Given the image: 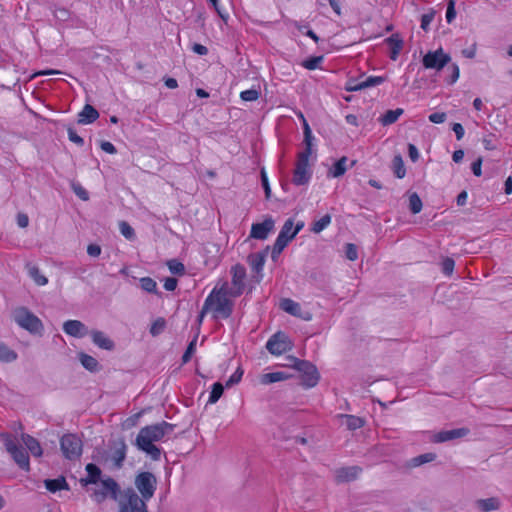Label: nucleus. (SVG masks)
I'll list each match as a JSON object with an SVG mask.
<instances>
[{
  "label": "nucleus",
  "mask_w": 512,
  "mask_h": 512,
  "mask_svg": "<svg viewBox=\"0 0 512 512\" xmlns=\"http://www.w3.org/2000/svg\"><path fill=\"white\" fill-rule=\"evenodd\" d=\"M234 298L230 294L228 283L223 282L210 291L203 304L213 320H226L233 313Z\"/></svg>",
  "instance_id": "f257e3e1"
},
{
  "label": "nucleus",
  "mask_w": 512,
  "mask_h": 512,
  "mask_svg": "<svg viewBox=\"0 0 512 512\" xmlns=\"http://www.w3.org/2000/svg\"><path fill=\"white\" fill-rule=\"evenodd\" d=\"M172 430L173 425L166 421L147 425L140 429L136 437V445L140 450L150 455L153 460H159L161 450L154 443L161 441Z\"/></svg>",
  "instance_id": "f03ea898"
},
{
  "label": "nucleus",
  "mask_w": 512,
  "mask_h": 512,
  "mask_svg": "<svg viewBox=\"0 0 512 512\" xmlns=\"http://www.w3.org/2000/svg\"><path fill=\"white\" fill-rule=\"evenodd\" d=\"M312 132L309 124L305 123L304 127V144L305 149L298 153L295 168L293 171L292 182L296 186L307 184L311 179V169L309 164L312 155Z\"/></svg>",
  "instance_id": "7ed1b4c3"
},
{
  "label": "nucleus",
  "mask_w": 512,
  "mask_h": 512,
  "mask_svg": "<svg viewBox=\"0 0 512 512\" xmlns=\"http://www.w3.org/2000/svg\"><path fill=\"white\" fill-rule=\"evenodd\" d=\"M304 227L303 222L294 225V220L289 218L282 226L272 249V258L275 259Z\"/></svg>",
  "instance_id": "20e7f679"
},
{
  "label": "nucleus",
  "mask_w": 512,
  "mask_h": 512,
  "mask_svg": "<svg viewBox=\"0 0 512 512\" xmlns=\"http://www.w3.org/2000/svg\"><path fill=\"white\" fill-rule=\"evenodd\" d=\"M289 362L290 363L285 366L293 367L301 373L302 386L305 388H313L318 384L320 374L314 364L306 360H300L296 357H289Z\"/></svg>",
  "instance_id": "39448f33"
},
{
  "label": "nucleus",
  "mask_w": 512,
  "mask_h": 512,
  "mask_svg": "<svg viewBox=\"0 0 512 512\" xmlns=\"http://www.w3.org/2000/svg\"><path fill=\"white\" fill-rule=\"evenodd\" d=\"M13 320L21 328L31 334L42 335L44 327L42 321L26 307H17L12 312Z\"/></svg>",
  "instance_id": "423d86ee"
},
{
  "label": "nucleus",
  "mask_w": 512,
  "mask_h": 512,
  "mask_svg": "<svg viewBox=\"0 0 512 512\" xmlns=\"http://www.w3.org/2000/svg\"><path fill=\"white\" fill-rule=\"evenodd\" d=\"M1 439L4 442L7 452L11 455V457L17 463L19 468L25 471H29L30 461L28 452L17 443L15 437H13L9 433H2Z\"/></svg>",
  "instance_id": "0eeeda50"
},
{
  "label": "nucleus",
  "mask_w": 512,
  "mask_h": 512,
  "mask_svg": "<svg viewBox=\"0 0 512 512\" xmlns=\"http://www.w3.org/2000/svg\"><path fill=\"white\" fill-rule=\"evenodd\" d=\"M60 447L65 458L76 460L82 455L83 444L76 434H65L60 439Z\"/></svg>",
  "instance_id": "6e6552de"
},
{
  "label": "nucleus",
  "mask_w": 512,
  "mask_h": 512,
  "mask_svg": "<svg viewBox=\"0 0 512 512\" xmlns=\"http://www.w3.org/2000/svg\"><path fill=\"white\" fill-rule=\"evenodd\" d=\"M293 348V342L282 331H278L273 334L266 343V349L276 356H280L286 352L291 351Z\"/></svg>",
  "instance_id": "1a4fd4ad"
},
{
  "label": "nucleus",
  "mask_w": 512,
  "mask_h": 512,
  "mask_svg": "<svg viewBox=\"0 0 512 512\" xmlns=\"http://www.w3.org/2000/svg\"><path fill=\"white\" fill-rule=\"evenodd\" d=\"M135 486L140 492L144 503L153 497L156 490V478L150 472H141L136 476Z\"/></svg>",
  "instance_id": "9d476101"
},
{
  "label": "nucleus",
  "mask_w": 512,
  "mask_h": 512,
  "mask_svg": "<svg viewBox=\"0 0 512 512\" xmlns=\"http://www.w3.org/2000/svg\"><path fill=\"white\" fill-rule=\"evenodd\" d=\"M230 273L232 276L230 294L232 297H239L245 290L246 269L242 264L237 263L231 267Z\"/></svg>",
  "instance_id": "9b49d317"
},
{
  "label": "nucleus",
  "mask_w": 512,
  "mask_h": 512,
  "mask_svg": "<svg viewBox=\"0 0 512 512\" xmlns=\"http://www.w3.org/2000/svg\"><path fill=\"white\" fill-rule=\"evenodd\" d=\"M120 512H148V510L140 497L133 490H129L121 502Z\"/></svg>",
  "instance_id": "f8f14e48"
},
{
  "label": "nucleus",
  "mask_w": 512,
  "mask_h": 512,
  "mask_svg": "<svg viewBox=\"0 0 512 512\" xmlns=\"http://www.w3.org/2000/svg\"><path fill=\"white\" fill-rule=\"evenodd\" d=\"M450 61V56L445 54L442 49L428 52L423 57V65L427 69L441 70Z\"/></svg>",
  "instance_id": "ddd939ff"
},
{
  "label": "nucleus",
  "mask_w": 512,
  "mask_h": 512,
  "mask_svg": "<svg viewBox=\"0 0 512 512\" xmlns=\"http://www.w3.org/2000/svg\"><path fill=\"white\" fill-rule=\"evenodd\" d=\"M275 227V221L272 217L265 218L262 222L253 223L250 230V238L257 240H265Z\"/></svg>",
  "instance_id": "4468645a"
},
{
  "label": "nucleus",
  "mask_w": 512,
  "mask_h": 512,
  "mask_svg": "<svg viewBox=\"0 0 512 512\" xmlns=\"http://www.w3.org/2000/svg\"><path fill=\"white\" fill-rule=\"evenodd\" d=\"M247 262L252 270L257 276V281H261L263 278V268L265 265V254L262 252L251 253L247 257Z\"/></svg>",
  "instance_id": "2eb2a0df"
},
{
  "label": "nucleus",
  "mask_w": 512,
  "mask_h": 512,
  "mask_svg": "<svg viewBox=\"0 0 512 512\" xmlns=\"http://www.w3.org/2000/svg\"><path fill=\"white\" fill-rule=\"evenodd\" d=\"M63 331L70 336L82 338L87 334L86 326L79 320H67L63 324Z\"/></svg>",
  "instance_id": "dca6fc26"
},
{
  "label": "nucleus",
  "mask_w": 512,
  "mask_h": 512,
  "mask_svg": "<svg viewBox=\"0 0 512 512\" xmlns=\"http://www.w3.org/2000/svg\"><path fill=\"white\" fill-rule=\"evenodd\" d=\"M468 433V428H458L453 430L441 431L434 435L433 441L437 443H442L453 439L465 437L466 435H468Z\"/></svg>",
  "instance_id": "f3484780"
},
{
  "label": "nucleus",
  "mask_w": 512,
  "mask_h": 512,
  "mask_svg": "<svg viewBox=\"0 0 512 512\" xmlns=\"http://www.w3.org/2000/svg\"><path fill=\"white\" fill-rule=\"evenodd\" d=\"M474 505L480 512H491L496 511L501 507V501L498 497H490L477 499Z\"/></svg>",
  "instance_id": "a211bd4d"
},
{
  "label": "nucleus",
  "mask_w": 512,
  "mask_h": 512,
  "mask_svg": "<svg viewBox=\"0 0 512 512\" xmlns=\"http://www.w3.org/2000/svg\"><path fill=\"white\" fill-rule=\"evenodd\" d=\"M99 118V112L90 104H86L79 113L80 124H91Z\"/></svg>",
  "instance_id": "6ab92c4d"
},
{
  "label": "nucleus",
  "mask_w": 512,
  "mask_h": 512,
  "mask_svg": "<svg viewBox=\"0 0 512 512\" xmlns=\"http://www.w3.org/2000/svg\"><path fill=\"white\" fill-rule=\"evenodd\" d=\"M21 439L26 448L34 457H41L43 454L42 447L39 441L29 434H22Z\"/></svg>",
  "instance_id": "aec40b11"
},
{
  "label": "nucleus",
  "mask_w": 512,
  "mask_h": 512,
  "mask_svg": "<svg viewBox=\"0 0 512 512\" xmlns=\"http://www.w3.org/2000/svg\"><path fill=\"white\" fill-rule=\"evenodd\" d=\"M91 337L94 344L101 349L112 350L114 348V342L101 331L93 330Z\"/></svg>",
  "instance_id": "412c9836"
},
{
  "label": "nucleus",
  "mask_w": 512,
  "mask_h": 512,
  "mask_svg": "<svg viewBox=\"0 0 512 512\" xmlns=\"http://www.w3.org/2000/svg\"><path fill=\"white\" fill-rule=\"evenodd\" d=\"M384 82V78L380 76H369L365 80L360 78L354 79V91L363 90L369 87L377 86Z\"/></svg>",
  "instance_id": "4be33fe9"
},
{
  "label": "nucleus",
  "mask_w": 512,
  "mask_h": 512,
  "mask_svg": "<svg viewBox=\"0 0 512 512\" xmlns=\"http://www.w3.org/2000/svg\"><path fill=\"white\" fill-rule=\"evenodd\" d=\"M386 42L390 46V58L396 60L403 48V40L400 38L399 34H393L386 39Z\"/></svg>",
  "instance_id": "5701e85b"
},
{
  "label": "nucleus",
  "mask_w": 512,
  "mask_h": 512,
  "mask_svg": "<svg viewBox=\"0 0 512 512\" xmlns=\"http://www.w3.org/2000/svg\"><path fill=\"white\" fill-rule=\"evenodd\" d=\"M45 487L48 491L55 493L59 490H68L69 486L64 477H58L56 479L45 480Z\"/></svg>",
  "instance_id": "b1692460"
},
{
  "label": "nucleus",
  "mask_w": 512,
  "mask_h": 512,
  "mask_svg": "<svg viewBox=\"0 0 512 512\" xmlns=\"http://www.w3.org/2000/svg\"><path fill=\"white\" fill-rule=\"evenodd\" d=\"M87 477L82 480L85 484H96L100 480L101 470L100 468L93 464L89 463L86 465Z\"/></svg>",
  "instance_id": "393cba45"
},
{
  "label": "nucleus",
  "mask_w": 512,
  "mask_h": 512,
  "mask_svg": "<svg viewBox=\"0 0 512 512\" xmlns=\"http://www.w3.org/2000/svg\"><path fill=\"white\" fill-rule=\"evenodd\" d=\"M290 375L282 372V371H276V372H270L262 375L261 377V383L262 384H271L276 383L280 381H284L289 379Z\"/></svg>",
  "instance_id": "a878e982"
},
{
  "label": "nucleus",
  "mask_w": 512,
  "mask_h": 512,
  "mask_svg": "<svg viewBox=\"0 0 512 512\" xmlns=\"http://www.w3.org/2000/svg\"><path fill=\"white\" fill-rule=\"evenodd\" d=\"M402 108H397L395 110H388L385 112V114L380 118V122L383 125H391L395 123L398 118L403 114Z\"/></svg>",
  "instance_id": "bb28decb"
},
{
  "label": "nucleus",
  "mask_w": 512,
  "mask_h": 512,
  "mask_svg": "<svg viewBox=\"0 0 512 512\" xmlns=\"http://www.w3.org/2000/svg\"><path fill=\"white\" fill-rule=\"evenodd\" d=\"M346 172V157L340 158L336 161L333 166L329 169L328 176L337 178L342 176Z\"/></svg>",
  "instance_id": "cd10ccee"
},
{
  "label": "nucleus",
  "mask_w": 512,
  "mask_h": 512,
  "mask_svg": "<svg viewBox=\"0 0 512 512\" xmlns=\"http://www.w3.org/2000/svg\"><path fill=\"white\" fill-rule=\"evenodd\" d=\"M280 307L285 312H287L291 315H294V316L298 315L300 312V305L297 302H295L289 298L283 299L280 303Z\"/></svg>",
  "instance_id": "c85d7f7f"
},
{
  "label": "nucleus",
  "mask_w": 512,
  "mask_h": 512,
  "mask_svg": "<svg viewBox=\"0 0 512 512\" xmlns=\"http://www.w3.org/2000/svg\"><path fill=\"white\" fill-rule=\"evenodd\" d=\"M79 359H80V362L83 365V367L86 368L87 370H89L91 372L98 370L99 364H98V361L94 357H92L88 354H85V353H80Z\"/></svg>",
  "instance_id": "c756f323"
},
{
  "label": "nucleus",
  "mask_w": 512,
  "mask_h": 512,
  "mask_svg": "<svg viewBox=\"0 0 512 512\" xmlns=\"http://www.w3.org/2000/svg\"><path fill=\"white\" fill-rule=\"evenodd\" d=\"M17 359V353L11 350L4 343L0 342V361L2 362H13Z\"/></svg>",
  "instance_id": "7c9ffc66"
},
{
  "label": "nucleus",
  "mask_w": 512,
  "mask_h": 512,
  "mask_svg": "<svg viewBox=\"0 0 512 512\" xmlns=\"http://www.w3.org/2000/svg\"><path fill=\"white\" fill-rule=\"evenodd\" d=\"M324 61V57L322 55L320 56H312L307 59H305L302 62V66L307 70H316L321 68V64Z\"/></svg>",
  "instance_id": "2f4dec72"
},
{
  "label": "nucleus",
  "mask_w": 512,
  "mask_h": 512,
  "mask_svg": "<svg viewBox=\"0 0 512 512\" xmlns=\"http://www.w3.org/2000/svg\"><path fill=\"white\" fill-rule=\"evenodd\" d=\"M139 282H140V287L145 292L153 293V294H157V295L159 294L158 289H157V283L151 277H142V278H140Z\"/></svg>",
  "instance_id": "473e14b6"
},
{
  "label": "nucleus",
  "mask_w": 512,
  "mask_h": 512,
  "mask_svg": "<svg viewBox=\"0 0 512 512\" xmlns=\"http://www.w3.org/2000/svg\"><path fill=\"white\" fill-rule=\"evenodd\" d=\"M330 223L331 216L329 214H326L312 223L311 231L314 233H320L321 231L326 229L330 225Z\"/></svg>",
  "instance_id": "72a5a7b5"
},
{
  "label": "nucleus",
  "mask_w": 512,
  "mask_h": 512,
  "mask_svg": "<svg viewBox=\"0 0 512 512\" xmlns=\"http://www.w3.org/2000/svg\"><path fill=\"white\" fill-rule=\"evenodd\" d=\"M436 458L434 453H425L419 456H416L410 460V465L412 467H418L425 463L432 462Z\"/></svg>",
  "instance_id": "f704fd0d"
},
{
  "label": "nucleus",
  "mask_w": 512,
  "mask_h": 512,
  "mask_svg": "<svg viewBox=\"0 0 512 512\" xmlns=\"http://www.w3.org/2000/svg\"><path fill=\"white\" fill-rule=\"evenodd\" d=\"M29 276L34 280V282L39 285L43 286L46 285L48 282V279L40 273V270L36 266H30L28 269Z\"/></svg>",
  "instance_id": "c9c22d12"
},
{
  "label": "nucleus",
  "mask_w": 512,
  "mask_h": 512,
  "mask_svg": "<svg viewBox=\"0 0 512 512\" xmlns=\"http://www.w3.org/2000/svg\"><path fill=\"white\" fill-rule=\"evenodd\" d=\"M167 267L172 274H175L178 276H182L185 274L184 264L177 259L168 260Z\"/></svg>",
  "instance_id": "e433bc0d"
},
{
  "label": "nucleus",
  "mask_w": 512,
  "mask_h": 512,
  "mask_svg": "<svg viewBox=\"0 0 512 512\" xmlns=\"http://www.w3.org/2000/svg\"><path fill=\"white\" fill-rule=\"evenodd\" d=\"M224 387L220 382H216L212 385V390L209 395L208 402L211 404L216 403L222 396Z\"/></svg>",
  "instance_id": "4c0bfd02"
},
{
  "label": "nucleus",
  "mask_w": 512,
  "mask_h": 512,
  "mask_svg": "<svg viewBox=\"0 0 512 512\" xmlns=\"http://www.w3.org/2000/svg\"><path fill=\"white\" fill-rule=\"evenodd\" d=\"M166 327V320L163 317H159L154 320L150 327V334L152 336L160 335Z\"/></svg>",
  "instance_id": "58836bf2"
},
{
  "label": "nucleus",
  "mask_w": 512,
  "mask_h": 512,
  "mask_svg": "<svg viewBox=\"0 0 512 512\" xmlns=\"http://www.w3.org/2000/svg\"><path fill=\"white\" fill-rule=\"evenodd\" d=\"M393 170L398 178H403L405 176L406 170L400 155H397L393 158Z\"/></svg>",
  "instance_id": "ea45409f"
},
{
  "label": "nucleus",
  "mask_w": 512,
  "mask_h": 512,
  "mask_svg": "<svg viewBox=\"0 0 512 512\" xmlns=\"http://www.w3.org/2000/svg\"><path fill=\"white\" fill-rule=\"evenodd\" d=\"M409 208L413 214H417L422 209V201L417 193H412L409 196Z\"/></svg>",
  "instance_id": "a19ab883"
},
{
  "label": "nucleus",
  "mask_w": 512,
  "mask_h": 512,
  "mask_svg": "<svg viewBox=\"0 0 512 512\" xmlns=\"http://www.w3.org/2000/svg\"><path fill=\"white\" fill-rule=\"evenodd\" d=\"M102 489L107 492V495L111 493L114 497L116 496L118 490L117 482L112 478H107L102 480Z\"/></svg>",
  "instance_id": "79ce46f5"
},
{
  "label": "nucleus",
  "mask_w": 512,
  "mask_h": 512,
  "mask_svg": "<svg viewBox=\"0 0 512 512\" xmlns=\"http://www.w3.org/2000/svg\"><path fill=\"white\" fill-rule=\"evenodd\" d=\"M119 229L121 234L127 239V240H133L135 238V231L130 226V224L126 221H121L119 224Z\"/></svg>",
  "instance_id": "37998d69"
},
{
  "label": "nucleus",
  "mask_w": 512,
  "mask_h": 512,
  "mask_svg": "<svg viewBox=\"0 0 512 512\" xmlns=\"http://www.w3.org/2000/svg\"><path fill=\"white\" fill-rule=\"evenodd\" d=\"M260 92L256 89H247L240 92V98L243 101L252 102L258 100Z\"/></svg>",
  "instance_id": "c03bdc74"
},
{
  "label": "nucleus",
  "mask_w": 512,
  "mask_h": 512,
  "mask_svg": "<svg viewBox=\"0 0 512 512\" xmlns=\"http://www.w3.org/2000/svg\"><path fill=\"white\" fill-rule=\"evenodd\" d=\"M352 478L351 468H341L336 472V481L338 483L348 482Z\"/></svg>",
  "instance_id": "a18cd8bd"
},
{
  "label": "nucleus",
  "mask_w": 512,
  "mask_h": 512,
  "mask_svg": "<svg viewBox=\"0 0 512 512\" xmlns=\"http://www.w3.org/2000/svg\"><path fill=\"white\" fill-rule=\"evenodd\" d=\"M243 374H244L243 369L241 367H238L235 370V372L226 381V386L230 387L232 385L238 384L241 381Z\"/></svg>",
  "instance_id": "49530a36"
},
{
  "label": "nucleus",
  "mask_w": 512,
  "mask_h": 512,
  "mask_svg": "<svg viewBox=\"0 0 512 512\" xmlns=\"http://www.w3.org/2000/svg\"><path fill=\"white\" fill-rule=\"evenodd\" d=\"M455 262L452 258L446 257L441 262V268L444 274L450 276L453 273Z\"/></svg>",
  "instance_id": "de8ad7c7"
},
{
  "label": "nucleus",
  "mask_w": 512,
  "mask_h": 512,
  "mask_svg": "<svg viewBox=\"0 0 512 512\" xmlns=\"http://www.w3.org/2000/svg\"><path fill=\"white\" fill-rule=\"evenodd\" d=\"M195 350H196V339L192 340L188 344V346L182 356V362L184 364L188 363L191 360V357H192L193 353L195 352Z\"/></svg>",
  "instance_id": "09e8293b"
},
{
  "label": "nucleus",
  "mask_w": 512,
  "mask_h": 512,
  "mask_svg": "<svg viewBox=\"0 0 512 512\" xmlns=\"http://www.w3.org/2000/svg\"><path fill=\"white\" fill-rule=\"evenodd\" d=\"M261 182H262V186H263L264 191H265V196H266L267 199H269L270 195H271V188H270V185H269V180H268L267 173H266L264 168L261 169Z\"/></svg>",
  "instance_id": "8fccbe9b"
},
{
  "label": "nucleus",
  "mask_w": 512,
  "mask_h": 512,
  "mask_svg": "<svg viewBox=\"0 0 512 512\" xmlns=\"http://www.w3.org/2000/svg\"><path fill=\"white\" fill-rule=\"evenodd\" d=\"M456 17L455 11V2L454 0H449L448 7L446 11V19L448 23H451Z\"/></svg>",
  "instance_id": "3c124183"
},
{
  "label": "nucleus",
  "mask_w": 512,
  "mask_h": 512,
  "mask_svg": "<svg viewBox=\"0 0 512 512\" xmlns=\"http://www.w3.org/2000/svg\"><path fill=\"white\" fill-rule=\"evenodd\" d=\"M178 280L174 277H167L164 279L163 286L167 291H174L177 288Z\"/></svg>",
  "instance_id": "603ef678"
},
{
  "label": "nucleus",
  "mask_w": 512,
  "mask_h": 512,
  "mask_svg": "<svg viewBox=\"0 0 512 512\" xmlns=\"http://www.w3.org/2000/svg\"><path fill=\"white\" fill-rule=\"evenodd\" d=\"M446 118H447V116H446V113H444V112H435V113H432L429 115V120L435 124H440V123L445 122Z\"/></svg>",
  "instance_id": "864d4df0"
},
{
  "label": "nucleus",
  "mask_w": 512,
  "mask_h": 512,
  "mask_svg": "<svg viewBox=\"0 0 512 512\" xmlns=\"http://www.w3.org/2000/svg\"><path fill=\"white\" fill-rule=\"evenodd\" d=\"M68 138L71 142L77 144V145H83L84 144V140L82 137H80L76 131L72 128H69L68 129Z\"/></svg>",
  "instance_id": "5fc2aeb1"
},
{
  "label": "nucleus",
  "mask_w": 512,
  "mask_h": 512,
  "mask_svg": "<svg viewBox=\"0 0 512 512\" xmlns=\"http://www.w3.org/2000/svg\"><path fill=\"white\" fill-rule=\"evenodd\" d=\"M125 457H126V452H125V446L123 445L122 448L116 450L115 453H114L115 463L118 466H121V464L124 461Z\"/></svg>",
  "instance_id": "6e6d98bb"
},
{
  "label": "nucleus",
  "mask_w": 512,
  "mask_h": 512,
  "mask_svg": "<svg viewBox=\"0 0 512 512\" xmlns=\"http://www.w3.org/2000/svg\"><path fill=\"white\" fill-rule=\"evenodd\" d=\"M433 19H434V13L433 12L422 15V18H421V28L424 29V30H427L428 26L433 21Z\"/></svg>",
  "instance_id": "4d7b16f0"
},
{
  "label": "nucleus",
  "mask_w": 512,
  "mask_h": 512,
  "mask_svg": "<svg viewBox=\"0 0 512 512\" xmlns=\"http://www.w3.org/2000/svg\"><path fill=\"white\" fill-rule=\"evenodd\" d=\"M73 190L75 192V194L81 199V200H88L89 199V195H88V192L83 188L81 187L80 185H74L73 186Z\"/></svg>",
  "instance_id": "13d9d810"
},
{
  "label": "nucleus",
  "mask_w": 512,
  "mask_h": 512,
  "mask_svg": "<svg viewBox=\"0 0 512 512\" xmlns=\"http://www.w3.org/2000/svg\"><path fill=\"white\" fill-rule=\"evenodd\" d=\"M87 253L91 257H98L101 254V247L97 244H89Z\"/></svg>",
  "instance_id": "bf43d9fd"
},
{
  "label": "nucleus",
  "mask_w": 512,
  "mask_h": 512,
  "mask_svg": "<svg viewBox=\"0 0 512 512\" xmlns=\"http://www.w3.org/2000/svg\"><path fill=\"white\" fill-rule=\"evenodd\" d=\"M101 149L109 154H115L117 152L115 146L109 141H103L100 145Z\"/></svg>",
  "instance_id": "052dcab7"
},
{
  "label": "nucleus",
  "mask_w": 512,
  "mask_h": 512,
  "mask_svg": "<svg viewBox=\"0 0 512 512\" xmlns=\"http://www.w3.org/2000/svg\"><path fill=\"white\" fill-rule=\"evenodd\" d=\"M192 50H193L194 53H196L198 55H201V56H204V55L208 54V48L206 46L202 45V44H199V43L193 44Z\"/></svg>",
  "instance_id": "680f3d73"
},
{
  "label": "nucleus",
  "mask_w": 512,
  "mask_h": 512,
  "mask_svg": "<svg viewBox=\"0 0 512 512\" xmlns=\"http://www.w3.org/2000/svg\"><path fill=\"white\" fill-rule=\"evenodd\" d=\"M107 492H105L103 489L101 490H95L92 497L97 503L103 502L107 498Z\"/></svg>",
  "instance_id": "e2e57ef3"
},
{
  "label": "nucleus",
  "mask_w": 512,
  "mask_h": 512,
  "mask_svg": "<svg viewBox=\"0 0 512 512\" xmlns=\"http://www.w3.org/2000/svg\"><path fill=\"white\" fill-rule=\"evenodd\" d=\"M17 224L19 227L21 228H26L29 224V218L26 214L24 213H19L17 215Z\"/></svg>",
  "instance_id": "0e129e2a"
},
{
  "label": "nucleus",
  "mask_w": 512,
  "mask_h": 512,
  "mask_svg": "<svg viewBox=\"0 0 512 512\" xmlns=\"http://www.w3.org/2000/svg\"><path fill=\"white\" fill-rule=\"evenodd\" d=\"M452 130L454 131L457 140H461L464 136V128L460 123H454Z\"/></svg>",
  "instance_id": "69168bd1"
},
{
  "label": "nucleus",
  "mask_w": 512,
  "mask_h": 512,
  "mask_svg": "<svg viewBox=\"0 0 512 512\" xmlns=\"http://www.w3.org/2000/svg\"><path fill=\"white\" fill-rule=\"evenodd\" d=\"M481 164H482V159L479 158L477 159L475 162L472 163L471 165V169H472V172L475 176H481Z\"/></svg>",
  "instance_id": "338daca9"
},
{
  "label": "nucleus",
  "mask_w": 512,
  "mask_h": 512,
  "mask_svg": "<svg viewBox=\"0 0 512 512\" xmlns=\"http://www.w3.org/2000/svg\"><path fill=\"white\" fill-rule=\"evenodd\" d=\"M408 152H409V157L411 158V160L415 162L419 157L417 148L413 144H409Z\"/></svg>",
  "instance_id": "774afa93"
}]
</instances>
